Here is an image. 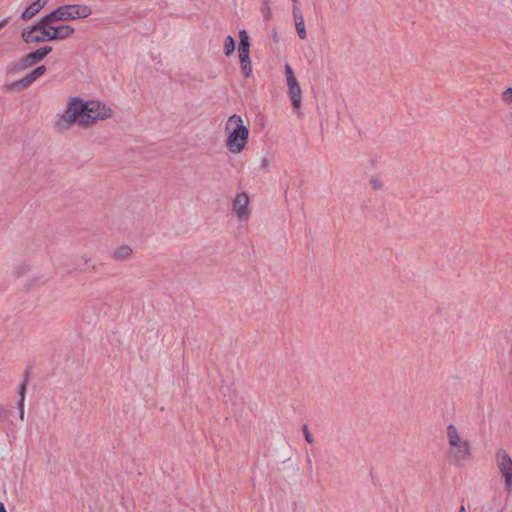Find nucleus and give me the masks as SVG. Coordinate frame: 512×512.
<instances>
[{
	"instance_id": "obj_29",
	"label": "nucleus",
	"mask_w": 512,
	"mask_h": 512,
	"mask_svg": "<svg viewBox=\"0 0 512 512\" xmlns=\"http://www.w3.org/2000/svg\"><path fill=\"white\" fill-rule=\"evenodd\" d=\"M263 165L266 166L267 165V160H263Z\"/></svg>"
},
{
	"instance_id": "obj_18",
	"label": "nucleus",
	"mask_w": 512,
	"mask_h": 512,
	"mask_svg": "<svg viewBox=\"0 0 512 512\" xmlns=\"http://www.w3.org/2000/svg\"><path fill=\"white\" fill-rule=\"evenodd\" d=\"M46 72V67L44 65L36 67L33 71L27 74L30 81L33 83L38 78H40Z\"/></svg>"
},
{
	"instance_id": "obj_27",
	"label": "nucleus",
	"mask_w": 512,
	"mask_h": 512,
	"mask_svg": "<svg viewBox=\"0 0 512 512\" xmlns=\"http://www.w3.org/2000/svg\"><path fill=\"white\" fill-rule=\"evenodd\" d=\"M273 39H274V41H276V42L278 41L277 34H276L275 32L273 33Z\"/></svg>"
},
{
	"instance_id": "obj_11",
	"label": "nucleus",
	"mask_w": 512,
	"mask_h": 512,
	"mask_svg": "<svg viewBox=\"0 0 512 512\" xmlns=\"http://www.w3.org/2000/svg\"><path fill=\"white\" fill-rule=\"evenodd\" d=\"M75 33V29L70 25H52L53 40H64L70 38Z\"/></svg>"
},
{
	"instance_id": "obj_19",
	"label": "nucleus",
	"mask_w": 512,
	"mask_h": 512,
	"mask_svg": "<svg viewBox=\"0 0 512 512\" xmlns=\"http://www.w3.org/2000/svg\"><path fill=\"white\" fill-rule=\"evenodd\" d=\"M28 271H29V266L25 263H22L14 268L13 274L17 278H20V277H23L24 275H26L28 273Z\"/></svg>"
},
{
	"instance_id": "obj_25",
	"label": "nucleus",
	"mask_w": 512,
	"mask_h": 512,
	"mask_svg": "<svg viewBox=\"0 0 512 512\" xmlns=\"http://www.w3.org/2000/svg\"><path fill=\"white\" fill-rule=\"evenodd\" d=\"M0 512H7L2 502H0Z\"/></svg>"
},
{
	"instance_id": "obj_22",
	"label": "nucleus",
	"mask_w": 512,
	"mask_h": 512,
	"mask_svg": "<svg viewBox=\"0 0 512 512\" xmlns=\"http://www.w3.org/2000/svg\"><path fill=\"white\" fill-rule=\"evenodd\" d=\"M303 434H304L305 440L308 443H310V444L313 443V437H312L307 425L303 426Z\"/></svg>"
},
{
	"instance_id": "obj_12",
	"label": "nucleus",
	"mask_w": 512,
	"mask_h": 512,
	"mask_svg": "<svg viewBox=\"0 0 512 512\" xmlns=\"http://www.w3.org/2000/svg\"><path fill=\"white\" fill-rule=\"evenodd\" d=\"M48 0H36L31 3L22 13L21 18L23 20H29L34 17L46 4Z\"/></svg>"
},
{
	"instance_id": "obj_15",
	"label": "nucleus",
	"mask_w": 512,
	"mask_h": 512,
	"mask_svg": "<svg viewBox=\"0 0 512 512\" xmlns=\"http://www.w3.org/2000/svg\"><path fill=\"white\" fill-rule=\"evenodd\" d=\"M284 72H285L286 82H287L288 88L299 85V83H298V81H297V79H296V77L294 75V72H293V70H292L290 65H288V64L285 65Z\"/></svg>"
},
{
	"instance_id": "obj_2",
	"label": "nucleus",
	"mask_w": 512,
	"mask_h": 512,
	"mask_svg": "<svg viewBox=\"0 0 512 512\" xmlns=\"http://www.w3.org/2000/svg\"><path fill=\"white\" fill-rule=\"evenodd\" d=\"M227 150L232 154H240L248 145L249 129L244 125L240 115L233 114L225 123Z\"/></svg>"
},
{
	"instance_id": "obj_10",
	"label": "nucleus",
	"mask_w": 512,
	"mask_h": 512,
	"mask_svg": "<svg viewBox=\"0 0 512 512\" xmlns=\"http://www.w3.org/2000/svg\"><path fill=\"white\" fill-rule=\"evenodd\" d=\"M293 16L297 34L300 39L304 40L307 37V32L305 28L304 17L298 6L293 5Z\"/></svg>"
},
{
	"instance_id": "obj_5",
	"label": "nucleus",
	"mask_w": 512,
	"mask_h": 512,
	"mask_svg": "<svg viewBox=\"0 0 512 512\" xmlns=\"http://www.w3.org/2000/svg\"><path fill=\"white\" fill-rule=\"evenodd\" d=\"M92 14V9L87 5L71 4L63 5L48 14L47 20L52 19L53 22L76 20L86 18Z\"/></svg>"
},
{
	"instance_id": "obj_13",
	"label": "nucleus",
	"mask_w": 512,
	"mask_h": 512,
	"mask_svg": "<svg viewBox=\"0 0 512 512\" xmlns=\"http://www.w3.org/2000/svg\"><path fill=\"white\" fill-rule=\"evenodd\" d=\"M134 253V250L129 245H120L112 252V258L116 261H127Z\"/></svg>"
},
{
	"instance_id": "obj_28",
	"label": "nucleus",
	"mask_w": 512,
	"mask_h": 512,
	"mask_svg": "<svg viewBox=\"0 0 512 512\" xmlns=\"http://www.w3.org/2000/svg\"><path fill=\"white\" fill-rule=\"evenodd\" d=\"M459 512H466V511H465L464 506H461V508H460V511H459Z\"/></svg>"
},
{
	"instance_id": "obj_26",
	"label": "nucleus",
	"mask_w": 512,
	"mask_h": 512,
	"mask_svg": "<svg viewBox=\"0 0 512 512\" xmlns=\"http://www.w3.org/2000/svg\"><path fill=\"white\" fill-rule=\"evenodd\" d=\"M374 188H380L381 185L378 183V181H374Z\"/></svg>"
},
{
	"instance_id": "obj_7",
	"label": "nucleus",
	"mask_w": 512,
	"mask_h": 512,
	"mask_svg": "<svg viewBox=\"0 0 512 512\" xmlns=\"http://www.w3.org/2000/svg\"><path fill=\"white\" fill-rule=\"evenodd\" d=\"M496 461L498 469L500 470L504 481L505 487L508 491L512 490V459L504 449L496 451Z\"/></svg>"
},
{
	"instance_id": "obj_1",
	"label": "nucleus",
	"mask_w": 512,
	"mask_h": 512,
	"mask_svg": "<svg viewBox=\"0 0 512 512\" xmlns=\"http://www.w3.org/2000/svg\"><path fill=\"white\" fill-rule=\"evenodd\" d=\"M112 117V109L98 101H84L75 96L68 99L62 113L55 116L54 128L58 132L70 130L75 125L88 128L99 120H106Z\"/></svg>"
},
{
	"instance_id": "obj_24",
	"label": "nucleus",
	"mask_w": 512,
	"mask_h": 512,
	"mask_svg": "<svg viewBox=\"0 0 512 512\" xmlns=\"http://www.w3.org/2000/svg\"><path fill=\"white\" fill-rule=\"evenodd\" d=\"M9 22V19H3L0 21V30L4 28Z\"/></svg>"
},
{
	"instance_id": "obj_14",
	"label": "nucleus",
	"mask_w": 512,
	"mask_h": 512,
	"mask_svg": "<svg viewBox=\"0 0 512 512\" xmlns=\"http://www.w3.org/2000/svg\"><path fill=\"white\" fill-rule=\"evenodd\" d=\"M288 94L294 110L299 111L301 107L302 89L300 85L288 88Z\"/></svg>"
},
{
	"instance_id": "obj_30",
	"label": "nucleus",
	"mask_w": 512,
	"mask_h": 512,
	"mask_svg": "<svg viewBox=\"0 0 512 512\" xmlns=\"http://www.w3.org/2000/svg\"><path fill=\"white\" fill-rule=\"evenodd\" d=\"M294 2V5L297 6L298 0H292Z\"/></svg>"
},
{
	"instance_id": "obj_3",
	"label": "nucleus",
	"mask_w": 512,
	"mask_h": 512,
	"mask_svg": "<svg viewBox=\"0 0 512 512\" xmlns=\"http://www.w3.org/2000/svg\"><path fill=\"white\" fill-rule=\"evenodd\" d=\"M446 437L449 445V455L456 463L470 459L471 445L467 439L462 437L453 424L447 426Z\"/></svg>"
},
{
	"instance_id": "obj_6",
	"label": "nucleus",
	"mask_w": 512,
	"mask_h": 512,
	"mask_svg": "<svg viewBox=\"0 0 512 512\" xmlns=\"http://www.w3.org/2000/svg\"><path fill=\"white\" fill-rule=\"evenodd\" d=\"M240 43L238 46L239 59L241 72L244 77L249 78L252 76V65L250 61L249 51H250V43L249 36L246 30L239 31Z\"/></svg>"
},
{
	"instance_id": "obj_8",
	"label": "nucleus",
	"mask_w": 512,
	"mask_h": 512,
	"mask_svg": "<svg viewBox=\"0 0 512 512\" xmlns=\"http://www.w3.org/2000/svg\"><path fill=\"white\" fill-rule=\"evenodd\" d=\"M52 51L51 46H43L35 50L34 52H30L26 54L17 64L16 68L18 70L26 69L35 65L36 63L42 61L50 52Z\"/></svg>"
},
{
	"instance_id": "obj_21",
	"label": "nucleus",
	"mask_w": 512,
	"mask_h": 512,
	"mask_svg": "<svg viewBox=\"0 0 512 512\" xmlns=\"http://www.w3.org/2000/svg\"><path fill=\"white\" fill-rule=\"evenodd\" d=\"M502 100H503V102H505L506 104H510V103H512V87L507 88V89L502 93Z\"/></svg>"
},
{
	"instance_id": "obj_9",
	"label": "nucleus",
	"mask_w": 512,
	"mask_h": 512,
	"mask_svg": "<svg viewBox=\"0 0 512 512\" xmlns=\"http://www.w3.org/2000/svg\"><path fill=\"white\" fill-rule=\"evenodd\" d=\"M249 196L245 192L238 193L232 202V210L237 218L246 221L249 218Z\"/></svg>"
},
{
	"instance_id": "obj_4",
	"label": "nucleus",
	"mask_w": 512,
	"mask_h": 512,
	"mask_svg": "<svg viewBox=\"0 0 512 512\" xmlns=\"http://www.w3.org/2000/svg\"><path fill=\"white\" fill-rule=\"evenodd\" d=\"M47 18L48 15L42 17L36 24L24 28L21 33L22 40L27 44L52 41V23L54 22Z\"/></svg>"
},
{
	"instance_id": "obj_16",
	"label": "nucleus",
	"mask_w": 512,
	"mask_h": 512,
	"mask_svg": "<svg viewBox=\"0 0 512 512\" xmlns=\"http://www.w3.org/2000/svg\"><path fill=\"white\" fill-rule=\"evenodd\" d=\"M32 84L28 76L26 75L22 79L15 81L10 84L9 89L11 90H22L29 87Z\"/></svg>"
},
{
	"instance_id": "obj_17",
	"label": "nucleus",
	"mask_w": 512,
	"mask_h": 512,
	"mask_svg": "<svg viewBox=\"0 0 512 512\" xmlns=\"http://www.w3.org/2000/svg\"><path fill=\"white\" fill-rule=\"evenodd\" d=\"M235 50V40L232 36H227L224 41V53L226 56L233 54Z\"/></svg>"
},
{
	"instance_id": "obj_23",
	"label": "nucleus",
	"mask_w": 512,
	"mask_h": 512,
	"mask_svg": "<svg viewBox=\"0 0 512 512\" xmlns=\"http://www.w3.org/2000/svg\"><path fill=\"white\" fill-rule=\"evenodd\" d=\"M18 409H19V418L21 420H24V418H25L24 403H18Z\"/></svg>"
},
{
	"instance_id": "obj_20",
	"label": "nucleus",
	"mask_w": 512,
	"mask_h": 512,
	"mask_svg": "<svg viewBox=\"0 0 512 512\" xmlns=\"http://www.w3.org/2000/svg\"><path fill=\"white\" fill-rule=\"evenodd\" d=\"M27 382H28V374H26L24 381L19 386L18 394H19L20 399H19L18 403H24V401H25V392H26Z\"/></svg>"
}]
</instances>
